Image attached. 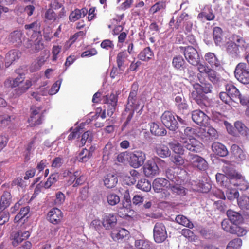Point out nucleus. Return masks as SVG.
<instances>
[{"instance_id":"nucleus-1","label":"nucleus","mask_w":249,"mask_h":249,"mask_svg":"<svg viewBox=\"0 0 249 249\" xmlns=\"http://www.w3.org/2000/svg\"><path fill=\"white\" fill-rule=\"evenodd\" d=\"M4 85L8 88H15L18 87L16 89V94L20 95L25 92L32 86V82L29 80L24 81V78L21 75L18 76L16 78H9L4 82Z\"/></svg>"},{"instance_id":"nucleus-2","label":"nucleus","mask_w":249,"mask_h":249,"mask_svg":"<svg viewBox=\"0 0 249 249\" xmlns=\"http://www.w3.org/2000/svg\"><path fill=\"white\" fill-rule=\"evenodd\" d=\"M236 78L244 84H249V67L245 63H240L234 71Z\"/></svg>"},{"instance_id":"nucleus-3","label":"nucleus","mask_w":249,"mask_h":249,"mask_svg":"<svg viewBox=\"0 0 249 249\" xmlns=\"http://www.w3.org/2000/svg\"><path fill=\"white\" fill-rule=\"evenodd\" d=\"M181 48L183 49L184 57L189 64L195 66L198 64L200 57L196 49L191 46L181 47Z\"/></svg>"},{"instance_id":"nucleus-4","label":"nucleus","mask_w":249,"mask_h":249,"mask_svg":"<svg viewBox=\"0 0 249 249\" xmlns=\"http://www.w3.org/2000/svg\"><path fill=\"white\" fill-rule=\"evenodd\" d=\"M162 124L170 130L175 131L178 128V123L173 114L169 111H165L161 116Z\"/></svg>"},{"instance_id":"nucleus-5","label":"nucleus","mask_w":249,"mask_h":249,"mask_svg":"<svg viewBox=\"0 0 249 249\" xmlns=\"http://www.w3.org/2000/svg\"><path fill=\"white\" fill-rule=\"evenodd\" d=\"M153 237L157 243L163 242L167 238V233L165 225L161 222L155 224L153 229Z\"/></svg>"},{"instance_id":"nucleus-6","label":"nucleus","mask_w":249,"mask_h":249,"mask_svg":"<svg viewBox=\"0 0 249 249\" xmlns=\"http://www.w3.org/2000/svg\"><path fill=\"white\" fill-rule=\"evenodd\" d=\"M138 85L134 83L128 96L126 107L137 109L140 106V99L138 97Z\"/></svg>"},{"instance_id":"nucleus-7","label":"nucleus","mask_w":249,"mask_h":249,"mask_svg":"<svg viewBox=\"0 0 249 249\" xmlns=\"http://www.w3.org/2000/svg\"><path fill=\"white\" fill-rule=\"evenodd\" d=\"M146 160V155L141 150H136L132 153L129 157L130 165L137 168L142 165Z\"/></svg>"},{"instance_id":"nucleus-8","label":"nucleus","mask_w":249,"mask_h":249,"mask_svg":"<svg viewBox=\"0 0 249 249\" xmlns=\"http://www.w3.org/2000/svg\"><path fill=\"white\" fill-rule=\"evenodd\" d=\"M189 163L192 167L200 171H205L208 167V163L204 158L198 155L190 154Z\"/></svg>"},{"instance_id":"nucleus-9","label":"nucleus","mask_w":249,"mask_h":249,"mask_svg":"<svg viewBox=\"0 0 249 249\" xmlns=\"http://www.w3.org/2000/svg\"><path fill=\"white\" fill-rule=\"evenodd\" d=\"M31 114L28 122L31 127L39 125L42 123L43 113L40 112V108L37 107H32L30 108Z\"/></svg>"},{"instance_id":"nucleus-10","label":"nucleus","mask_w":249,"mask_h":249,"mask_svg":"<svg viewBox=\"0 0 249 249\" xmlns=\"http://www.w3.org/2000/svg\"><path fill=\"white\" fill-rule=\"evenodd\" d=\"M180 142L184 147L189 151L196 153L200 151L202 144L199 141L194 137L186 139L182 137V140Z\"/></svg>"},{"instance_id":"nucleus-11","label":"nucleus","mask_w":249,"mask_h":249,"mask_svg":"<svg viewBox=\"0 0 249 249\" xmlns=\"http://www.w3.org/2000/svg\"><path fill=\"white\" fill-rule=\"evenodd\" d=\"M104 102L107 106V114L108 116H111L114 113L118 102V96L116 94L111 93L104 96Z\"/></svg>"},{"instance_id":"nucleus-12","label":"nucleus","mask_w":249,"mask_h":249,"mask_svg":"<svg viewBox=\"0 0 249 249\" xmlns=\"http://www.w3.org/2000/svg\"><path fill=\"white\" fill-rule=\"evenodd\" d=\"M192 119L194 122L202 126H205L209 120V117L200 109L192 111Z\"/></svg>"},{"instance_id":"nucleus-13","label":"nucleus","mask_w":249,"mask_h":249,"mask_svg":"<svg viewBox=\"0 0 249 249\" xmlns=\"http://www.w3.org/2000/svg\"><path fill=\"white\" fill-rule=\"evenodd\" d=\"M116 216L113 213H105L102 218V224L106 230L113 229L117 224Z\"/></svg>"},{"instance_id":"nucleus-14","label":"nucleus","mask_w":249,"mask_h":249,"mask_svg":"<svg viewBox=\"0 0 249 249\" xmlns=\"http://www.w3.org/2000/svg\"><path fill=\"white\" fill-rule=\"evenodd\" d=\"M142 169L145 176L147 177H153L159 173V167L154 160H148Z\"/></svg>"},{"instance_id":"nucleus-15","label":"nucleus","mask_w":249,"mask_h":249,"mask_svg":"<svg viewBox=\"0 0 249 249\" xmlns=\"http://www.w3.org/2000/svg\"><path fill=\"white\" fill-rule=\"evenodd\" d=\"M63 217V213L57 208H53L48 213V220L54 225L59 224L61 222Z\"/></svg>"},{"instance_id":"nucleus-16","label":"nucleus","mask_w":249,"mask_h":249,"mask_svg":"<svg viewBox=\"0 0 249 249\" xmlns=\"http://www.w3.org/2000/svg\"><path fill=\"white\" fill-rule=\"evenodd\" d=\"M200 85L198 84L194 85V88L196 89V91H194L192 92V97L194 100L202 108L206 107L205 102L207 101L206 96L202 93H199L197 89H199V87Z\"/></svg>"},{"instance_id":"nucleus-17","label":"nucleus","mask_w":249,"mask_h":249,"mask_svg":"<svg viewBox=\"0 0 249 249\" xmlns=\"http://www.w3.org/2000/svg\"><path fill=\"white\" fill-rule=\"evenodd\" d=\"M231 151L238 162H242L248 158V156L245 152L237 144L232 145Z\"/></svg>"},{"instance_id":"nucleus-18","label":"nucleus","mask_w":249,"mask_h":249,"mask_svg":"<svg viewBox=\"0 0 249 249\" xmlns=\"http://www.w3.org/2000/svg\"><path fill=\"white\" fill-rule=\"evenodd\" d=\"M154 56L153 51L150 47H146L140 51L137 57L143 62H148L152 60Z\"/></svg>"},{"instance_id":"nucleus-19","label":"nucleus","mask_w":249,"mask_h":249,"mask_svg":"<svg viewBox=\"0 0 249 249\" xmlns=\"http://www.w3.org/2000/svg\"><path fill=\"white\" fill-rule=\"evenodd\" d=\"M88 11L86 8L81 9L76 8L72 11L69 16V20L70 22H74L79 19L84 18L88 13Z\"/></svg>"},{"instance_id":"nucleus-20","label":"nucleus","mask_w":249,"mask_h":249,"mask_svg":"<svg viewBox=\"0 0 249 249\" xmlns=\"http://www.w3.org/2000/svg\"><path fill=\"white\" fill-rule=\"evenodd\" d=\"M196 134L198 137L202 139H205L208 136L212 139H216L218 136L217 131L212 127H209L208 128L207 131H206L204 128H199V130Z\"/></svg>"},{"instance_id":"nucleus-21","label":"nucleus","mask_w":249,"mask_h":249,"mask_svg":"<svg viewBox=\"0 0 249 249\" xmlns=\"http://www.w3.org/2000/svg\"><path fill=\"white\" fill-rule=\"evenodd\" d=\"M21 56V52L18 50H12L8 52L5 56V65L10 66L14 61L18 60Z\"/></svg>"},{"instance_id":"nucleus-22","label":"nucleus","mask_w":249,"mask_h":249,"mask_svg":"<svg viewBox=\"0 0 249 249\" xmlns=\"http://www.w3.org/2000/svg\"><path fill=\"white\" fill-rule=\"evenodd\" d=\"M166 0H161L151 6L149 10V12L152 15L157 13H162L166 9Z\"/></svg>"},{"instance_id":"nucleus-23","label":"nucleus","mask_w":249,"mask_h":249,"mask_svg":"<svg viewBox=\"0 0 249 249\" xmlns=\"http://www.w3.org/2000/svg\"><path fill=\"white\" fill-rule=\"evenodd\" d=\"M212 149L216 155L220 157H225L228 154L226 146L219 142H214L212 144Z\"/></svg>"},{"instance_id":"nucleus-24","label":"nucleus","mask_w":249,"mask_h":249,"mask_svg":"<svg viewBox=\"0 0 249 249\" xmlns=\"http://www.w3.org/2000/svg\"><path fill=\"white\" fill-rule=\"evenodd\" d=\"M129 234V231L124 228H119L112 231L110 236L112 239L118 241L122 239Z\"/></svg>"},{"instance_id":"nucleus-25","label":"nucleus","mask_w":249,"mask_h":249,"mask_svg":"<svg viewBox=\"0 0 249 249\" xmlns=\"http://www.w3.org/2000/svg\"><path fill=\"white\" fill-rule=\"evenodd\" d=\"M11 193L8 191L4 192L0 201V212H2L10 205L11 201Z\"/></svg>"},{"instance_id":"nucleus-26","label":"nucleus","mask_w":249,"mask_h":249,"mask_svg":"<svg viewBox=\"0 0 249 249\" xmlns=\"http://www.w3.org/2000/svg\"><path fill=\"white\" fill-rule=\"evenodd\" d=\"M226 91L232 98V100L237 99L240 96V92L238 89L231 82H229L225 85Z\"/></svg>"},{"instance_id":"nucleus-27","label":"nucleus","mask_w":249,"mask_h":249,"mask_svg":"<svg viewBox=\"0 0 249 249\" xmlns=\"http://www.w3.org/2000/svg\"><path fill=\"white\" fill-rule=\"evenodd\" d=\"M223 172L230 178L231 182L234 181L237 178H240V174L236 172L234 168L230 165H225L222 168Z\"/></svg>"},{"instance_id":"nucleus-28","label":"nucleus","mask_w":249,"mask_h":249,"mask_svg":"<svg viewBox=\"0 0 249 249\" xmlns=\"http://www.w3.org/2000/svg\"><path fill=\"white\" fill-rule=\"evenodd\" d=\"M128 55L125 51L119 52L116 57L117 67L120 71H124V63L127 60Z\"/></svg>"},{"instance_id":"nucleus-29","label":"nucleus","mask_w":249,"mask_h":249,"mask_svg":"<svg viewBox=\"0 0 249 249\" xmlns=\"http://www.w3.org/2000/svg\"><path fill=\"white\" fill-rule=\"evenodd\" d=\"M215 18V15L211 8H208V10H204L199 13L197 16V18L202 21L206 19L208 21L213 20Z\"/></svg>"},{"instance_id":"nucleus-30","label":"nucleus","mask_w":249,"mask_h":249,"mask_svg":"<svg viewBox=\"0 0 249 249\" xmlns=\"http://www.w3.org/2000/svg\"><path fill=\"white\" fill-rule=\"evenodd\" d=\"M149 125L150 132L153 135L158 136H162L166 134L167 132L166 129L163 127H160L157 124L152 122Z\"/></svg>"},{"instance_id":"nucleus-31","label":"nucleus","mask_w":249,"mask_h":249,"mask_svg":"<svg viewBox=\"0 0 249 249\" xmlns=\"http://www.w3.org/2000/svg\"><path fill=\"white\" fill-rule=\"evenodd\" d=\"M30 235V232L27 231H19L15 235L13 244L14 246H17L24 240L27 239Z\"/></svg>"},{"instance_id":"nucleus-32","label":"nucleus","mask_w":249,"mask_h":249,"mask_svg":"<svg viewBox=\"0 0 249 249\" xmlns=\"http://www.w3.org/2000/svg\"><path fill=\"white\" fill-rule=\"evenodd\" d=\"M135 110L137 109L125 107V109L122 113V116L126 118V121L122 126V130L124 129L132 120Z\"/></svg>"},{"instance_id":"nucleus-33","label":"nucleus","mask_w":249,"mask_h":249,"mask_svg":"<svg viewBox=\"0 0 249 249\" xmlns=\"http://www.w3.org/2000/svg\"><path fill=\"white\" fill-rule=\"evenodd\" d=\"M226 50L227 53L232 57H237L239 53V48L237 44L232 41L228 42L227 43Z\"/></svg>"},{"instance_id":"nucleus-34","label":"nucleus","mask_w":249,"mask_h":249,"mask_svg":"<svg viewBox=\"0 0 249 249\" xmlns=\"http://www.w3.org/2000/svg\"><path fill=\"white\" fill-rule=\"evenodd\" d=\"M118 182V178L115 175L108 174L104 177V185L107 188H112L115 186Z\"/></svg>"},{"instance_id":"nucleus-35","label":"nucleus","mask_w":249,"mask_h":249,"mask_svg":"<svg viewBox=\"0 0 249 249\" xmlns=\"http://www.w3.org/2000/svg\"><path fill=\"white\" fill-rule=\"evenodd\" d=\"M173 67L178 70H183L185 67V61L182 56L177 55L173 57L172 62Z\"/></svg>"},{"instance_id":"nucleus-36","label":"nucleus","mask_w":249,"mask_h":249,"mask_svg":"<svg viewBox=\"0 0 249 249\" xmlns=\"http://www.w3.org/2000/svg\"><path fill=\"white\" fill-rule=\"evenodd\" d=\"M216 180L220 185L226 188L230 187L231 183L230 179L226 175L221 173H217L216 175Z\"/></svg>"},{"instance_id":"nucleus-37","label":"nucleus","mask_w":249,"mask_h":249,"mask_svg":"<svg viewBox=\"0 0 249 249\" xmlns=\"http://www.w3.org/2000/svg\"><path fill=\"white\" fill-rule=\"evenodd\" d=\"M227 215L228 217V219L234 225L239 224L242 220V215L239 213L231 210L227 211Z\"/></svg>"},{"instance_id":"nucleus-38","label":"nucleus","mask_w":249,"mask_h":249,"mask_svg":"<svg viewBox=\"0 0 249 249\" xmlns=\"http://www.w3.org/2000/svg\"><path fill=\"white\" fill-rule=\"evenodd\" d=\"M206 61H207L212 67H217L220 66V62L217 59L214 53H208L204 56Z\"/></svg>"},{"instance_id":"nucleus-39","label":"nucleus","mask_w":249,"mask_h":249,"mask_svg":"<svg viewBox=\"0 0 249 249\" xmlns=\"http://www.w3.org/2000/svg\"><path fill=\"white\" fill-rule=\"evenodd\" d=\"M155 149L157 155L161 158H166L170 155V151L166 145L159 144L157 145Z\"/></svg>"},{"instance_id":"nucleus-40","label":"nucleus","mask_w":249,"mask_h":249,"mask_svg":"<svg viewBox=\"0 0 249 249\" xmlns=\"http://www.w3.org/2000/svg\"><path fill=\"white\" fill-rule=\"evenodd\" d=\"M30 207L28 206L21 208L19 212L16 215L14 218L15 223L19 222L20 220L25 218L27 219L29 216Z\"/></svg>"},{"instance_id":"nucleus-41","label":"nucleus","mask_w":249,"mask_h":249,"mask_svg":"<svg viewBox=\"0 0 249 249\" xmlns=\"http://www.w3.org/2000/svg\"><path fill=\"white\" fill-rule=\"evenodd\" d=\"M135 247L137 249H154L152 244L146 240H136Z\"/></svg>"},{"instance_id":"nucleus-42","label":"nucleus","mask_w":249,"mask_h":249,"mask_svg":"<svg viewBox=\"0 0 249 249\" xmlns=\"http://www.w3.org/2000/svg\"><path fill=\"white\" fill-rule=\"evenodd\" d=\"M167 180L163 178H157L153 182V188L154 191L157 193L162 190V187L167 184Z\"/></svg>"},{"instance_id":"nucleus-43","label":"nucleus","mask_w":249,"mask_h":249,"mask_svg":"<svg viewBox=\"0 0 249 249\" xmlns=\"http://www.w3.org/2000/svg\"><path fill=\"white\" fill-rule=\"evenodd\" d=\"M176 221L180 225L192 229L194 225L186 216L183 215H178L175 218Z\"/></svg>"},{"instance_id":"nucleus-44","label":"nucleus","mask_w":249,"mask_h":249,"mask_svg":"<svg viewBox=\"0 0 249 249\" xmlns=\"http://www.w3.org/2000/svg\"><path fill=\"white\" fill-rule=\"evenodd\" d=\"M22 33L19 31H14L8 37V40L12 43L19 45L21 43Z\"/></svg>"},{"instance_id":"nucleus-45","label":"nucleus","mask_w":249,"mask_h":249,"mask_svg":"<svg viewBox=\"0 0 249 249\" xmlns=\"http://www.w3.org/2000/svg\"><path fill=\"white\" fill-rule=\"evenodd\" d=\"M137 187L145 192H149L151 190V185L150 181L145 178H142L138 181Z\"/></svg>"},{"instance_id":"nucleus-46","label":"nucleus","mask_w":249,"mask_h":249,"mask_svg":"<svg viewBox=\"0 0 249 249\" xmlns=\"http://www.w3.org/2000/svg\"><path fill=\"white\" fill-rule=\"evenodd\" d=\"M238 205L239 207L243 210H249V197L242 195L240 196L238 199Z\"/></svg>"},{"instance_id":"nucleus-47","label":"nucleus","mask_w":249,"mask_h":249,"mask_svg":"<svg viewBox=\"0 0 249 249\" xmlns=\"http://www.w3.org/2000/svg\"><path fill=\"white\" fill-rule=\"evenodd\" d=\"M232 182L234 186L238 187V188L240 190H247L249 186L248 183L245 180L244 178L241 175L240 178H237Z\"/></svg>"},{"instance_id":"nucleus-48","label":"nucleus","mask_w":249,"mask_h":249,"mask_svg":"<svg viewBox=\"0 0 249 249\" xmlns=\"http://www.w3.org/2000/svg\"><path fill=\"white\" fill-rule=\"evenodd\" d=\"M234 126L238 132L242 135H249V130L241 122L237 121L234 123Z\"/></svg>"},{"instance_id":"nucleus-49","label":"nucleus","mask_w":249,"mask_h":249,"mask_svg":"<svg viewBox=\"0 0 249 249\" xmlns=\"http://www.w3.org/2000/svg\"><path fill=\"white\" fill-rule=\"evenodd\" d=\"M223 32L221 28L215 27L213 30V37L214 42L216 45L221 43L222 40Z\"/></svg>"},{"instance_id":"nucleus-50","label":"nucleus","mask_w":249,"mask_h":249,"mask_svg":"<svg viewBox=\"0 0 249 249\" xmlns=\"http://www.w3.org/2000/svg\"><path fill=\"white\" fill-rule=\"evenodd\" d=\"M59 178L58 173L51 174L48 178L47 180L44 183V187L46 189L49 188L53 184L57 182Z\"/></svg>"},{"instance_id":"nucleus-51","label":"nucleus","mask_w":249,"mask_h":249,"mask_svg":"<svg viewBox=\"0 0 249 249\" xmlns=\"http://www.w3.org/2000/svg\"><path fill=\"white\" fill-rule=\"evenodd\" d=\"M107 203L111 206H114L119 203L120 199L119 196L114 193L107 195Z\"/></svg>"},{"instance_id":"nucleus-52","label":"nucleus","mask_w":249,"mask_h":249,"mask_svg":"<svg viewBox=\"0 0 249 249\" xmlns=\"http://www.w3.org/2000/svg\"><path fill=\"white\" fill-rule=\"evenodd\" d=\"M170 187L171 191L175 193L178 195H185V188L178 183H170Z\"/></svg>"},{"instance_id":"nucleus-53","label":"nucleus","mask_w":249,"mask_h":249,"mask_svg":"<svg viewBox=\"0 0 249 249\" xmlns=\"http://www.w3.org/2000/svg\"><path fill=\"white\" fill-rule=\"evenodd\" d=\"M234 226V224L228 219H224L221 222V227L223 230L230 233Z\"/></svg>"},{"instance_id":"nucleus-54","label":"nucleus","mask_w":249,"mask_h":249,"mask_svg":"<svg viewBox=\"0 0 249 249\" xmlns=\"http://www.w3.org/2000/svg\"><path fill=\"white\" fill-rule=\"evenodd\" d=\"M247 232V231L246 229L237 226V224H235L231 233L240 237L245 235Z\"/></svg>"},{"instance_id":"nucleus-55","label":"nucleus","mask_w":249,"mask_h":249,"mask_svg":"<svg viewBox=\"0 0 249 249\" xmlns=\"http://www.w3.org/2000/svg\"><path fill=\"white\" fill-rule=\"evenodd\" d=\"M91 157L89 156L86 148H83L79 153L77 157V160L80 162L85 163L87 162Z\"/></svg>"},{"instance_id":"nucleus-56","label":"nucleus","mask_w":249,"mask_h":249,"mask_svg":"<svg viewBox=\"0 0 249 249\" xmlns=\"http://www.w3.org/2000/svg\"><path fill=\"white\" fill-rule=\"evenodd\" d=\"M242 243L241 239L235 238L228 243L226 249H238L241 246Z\"/></svg>"},{"instance_id":"nucleus-57","label":"nucleus","mask_w":249,"mask_h":249,"mask_svg":"<svg viewBox=\"0 0 249 249\" xmlns=\"http://www.w3.org/2000/svg\"><path fill=\"white\" fill-rule=\"evenodd\" d=\"M36 139V136H34L31 139L30 142L27 144L26 146V150L27 152V154L25 156V159H26L27 160L29 159V157L30 156L31 152L35 149V145Z\"/></svg>"},{"instance_id":"nucleus-58","label":"nucleus","mask_w":249,"mask_h":249,"mask_svg":"<svg viewBox=\"0 0 249 249\" xmlns=\"http://www.w3.org/2000/svg\"><path fill=\"white\" fill-rule=\"evenodd\" d=\"M166 176L169 181L173 183H175L178 181V177L175 174L173 169L168 168L166 171Z\"/></svg>"},{"instance_id":"nucleus-59","label":"nucleus","mask_w":249,"mask_h":249,"mask_svg":"<svg viewBox=\"0 0 249 249\" xmlns=\"http://www.w3.org/2000/svg\"><path fill=\"white\" fill-rule=\"evenodd\" d=\"M183 133H182L181 131L180 130V133H181V135L180 136V138L182 139V137L188 139L191 138L193 137V135L196 134L195 129L191 127H186L184 129Z\"/></svg>"},{"instance_id":"nucleus-60","label":"nucleus","mask_w":249,"mask_h":249,"mask_svg":"<svg viewBox=\"0 0 249 249\" xmlns=\"http://www.w3.org/2000/svg\"><path fill=\"white\" fill-rule=\"evenodd\" d=\"M206 75L209 79L213 83L216 84L219 81V77L217 75L216 72L212 69H210Z\"/></svg>"},{"instance_id":"nucleus-61","label":"nucleus","mask_w":249,"mask_h":249,"mask_svg":"<svg viewBox=\"0 0 249 249\" xmlns=\"http://www.w3.org/2000/svg\"><path fill=\"white\" fill-rule=\"evenodd\" d=\"M226 194L227 198L231 201L239 198V192L237 190L234 189H228L227 191Z\"/></svg>"},{"instance_id":"nucleus-62","label":"nucleus","mask_w":249,"mask_h":249,"mask_svg":"<svg viewBox=\"0 0 249 249\" xmlns=\"http://www.w3.org/2000/svg\"><path fill=\"white\" fill-rule=\"evenodd\" d=\"M45 18L46 19L53 21L57 19V14L51 8L48 9L45 12Z\"/></svg>"},{"instance_id":"nucleus-63","label":"nucleus","mask_w":249,"mask_h":249,"mask_svg":"<svg viewBox=\"0 0 249 249\" xmlns=\"http://www.w3.org/2000/svg\"><path fill=\"white\" fill-rule=\"evenodd\" d=\"M232 39L237 44L238 47L239 48H246V43L244 39L240 36L236 35H233L232 36Z\"/></svg>"},{"instance_id":"nucleus-64","label":"nucleus","mask_w":249,"mask_h":249,"mask_svg":"<svg viewBox=\"0 0 249 249\" xmlns=\"http://www.w3.org/2000/svg\"><path fill=\"white\" fill-rule=\"evenodd\" d=\"M170 160L176 166H181L184 163V159L180 155H173Z\"/></svg>"}]
</instances>
